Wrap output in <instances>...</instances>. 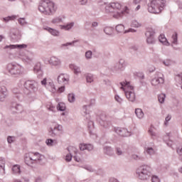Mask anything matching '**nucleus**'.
Returning <instances> with one entry per match:
<instances>
[{"mask_svg":"<svg viewBox=\"0 0 182 182\" xmlns=\"http://www.w3.org/2000/svg\"><path fill=\"white\" fill-rule=\"evenodd\" d=\"M6 69L11 76H19L23 73V67L19 64L9 63L6 65Z\"/></svg>","mask_w":182,"mask_h":182,"instance_id":"obj_8","label":"nucleus"},{"mask_svg":"<svg viewBox=\"0 0 182 182\" xmlns=\"http://www.w3.org/2000/svg\"><path fill=\"white\" fill-rule=\"evenodd\" d=\"M27 46L25 44L6 46L4 49H25Z\"/></svg>","mask_w":182,"mask_h":182,"instance_id":"obj_25","label":"nucleus"},{"mask_svg":"<svg viewBox=\"0 0 182 182\" xmlns=\"http://www.w3.org/2000/svg\"><path fill=\"white\" fill-rule=\"evenodd\" d=\"M151 182H160V178H159V176H156V175H151Z\"/></svg>","mask_w":182,"mask_h":182,"instance_id":"obj_51","label":"nucleus"},{"mask_svg":"<svg viewBox=\"0 0 182 182\" xmlns=\"http://www.w3.org/2000/svg\"><path fill=\"white\" fill-rule=\"evenodd\" d=\"M121 89L124 90L125 96L129 102L136 100V93H134V87L129 82L124 81L120 82Z\"/></svg>","mask_w":182,"mask_h":182,"instance_id":"obj_4","label":"nucleus"},{"mask_svg":"<svg viewBox=\"0 0 182 182\" xmlns=\"http://www.w3.org/2000/svg\"><path fill=\"white\" fill-rule=\"evenodd\" d=\"M115 29L118 33H124V32H126V31H124V26L122 24L116 26Z\"/></svg>","mask_w":182,"mask_h":182,"instance_id":"obj_38","label":"nucleus"},{"mask_svg":"<svg viewBox=\"0 0 182 182\" xmlns=\"http://www.w3.org/2000/svg\"><path fill=\"white\" fill-rule=\"evenodd\" d=\"M80 150L84 151V150H87V151H92L93 150L94 146L90 144H80L79 145Z\"/></svg>","mask_w":182,"mask_h":182,"instance_id":"obj_24","label":"nucleus"},{"mask_svg":"<svg viewBox=\"0 0 182 182\" xmlns=\"http://www.w3.org/2000/svg\"><path fill=\"white\" fill-rule=\"evenodd\" d=\"M46 89H47V90H49V92H51V93H55L56 87L55 86V83L53 82V80L52 79H50V81L48 82Z\"/></svg>","mask_w":182,"mask_h":182,"instance_id":"obj_21","label":"nucleus"},{"mask_svg":"<svg viewBox=\"0 0 182 182\" xmlns=\"http://www.w3.org/2000/svg\"><path fill=\"white\" fill-rule=\"evenodd\" d=\"M135 114L137 119H139L140 120L144 118V112H143V110L140 108H136L135 109Z\"/></svg>","mask_w":182,"mask_h":182,"instance_id":"obj_30","label":"nucleus"},{"mask_svg":"<svg viewBox=\"0 0 182 182\" xmlns=\"http://www.w3.org/2000/svg\"><path fill=\"white\" fill-rule=\"evenodd\" d=\"M0 173L1 174L5 173V159L0 158Z\"/></svg>","mask_w":182,"mask_h":182,"instance_id":"obj_34","label":"nucleus"},{"mask_svg":"<svg viewBox=\"0 0 182 182\" xmlns=\"http://www.w3.org/2000/svg\"><path fill=\"white\" fill-rule=\"evenodd\" d=\"M156 33V29L150 28L147 29L146 33V42L149 45H154L156 43V38H154V35Z\"/></svg>","mask_w":182,"mask_h":182,"instance_id":"obj_11","label":"nucleus"},{"mask_svg":"<svg viewBox=\"0 0 182 182\" xmlns=\"http://www.w3.org/2000/svg\"><path fill=\"white\" fill-rule=\"evenodd\" d=\"M148 11L150 14H160L166 6V0H150Z\"/></svg>","mask_w":182,"mask_h":182,"instance_id":"obj_6","label":"nucleus"},{"mask_svg":"<svg viewBox=\"0 0 182 182\" xmlns=\"http://www.w3.org/2000/svg\"><path fill=\"white\" fill-rule=\"evenodd\" d=\"M68 99L70 103H73L76 100V98L75 97V94L73 93L68 94Z\"/></svg>","mask_w":182,"mask_h":182,"instance_id":"obj_48","label":"nucleus"},{"mask_svg":"<svg viewBox=\"0 0 182 182\" xmlns=\"http://www.w3.org/2000/svg\"><path fill=\"white\" fill-rule=\"evenodd\" d=\"M171 42L172 43V46L173 45H178V34L177 33L175 32L173 33Z\"/></svg>","mask_w":182,"mask_h":182,"instance_id":"obj_31","label":"nucleus"},{"mask_svg":"<svg viewBox=\"0 0 182 182\" xmlns=\"http://www.w3.org/2000/svg\"><path fill=\"white\" fill-rule=\"evenodd\" d=\"M117 134L122 136V137H129L132 136V132L127 130L126 128H117L115 129Z\"/></svg>","mask_w":182,"mask_h":182,"instance_id":"obj_14","label":"nucleus"},{"mask_svg":"<svg viewBox=\"0 0 182 182\" xmlns=\"http://www.w3.org/2000/svg\"><path fill=\"white\" fill-rule=\"evenodd\" d=\"M146 151L147 154H149V156H154V154H156V150L151 147H147Z\"/></svg>","mask_w":182,"mask_h":182,"instance_id":"obj_47","label":"nucleus"},{"mask_svg":"<svg viewBox=\"0 0 182 182\" xmlns=\"http://www.w3.org/2000/svg\"><path fill=\"white\" fill-rule=\"evenodd\" d=\"M126 68V61L124 59H120L118 63L114 65L116 72H123Z\"/></svg>","mask_w":182,"mask_h":182,"instance_id":"obj_17","label":"nucleus"},{"mask_svg":"<svg viewBox=\"0 0 182 182\" xmlns=\"http://www.w3.org/2000/svg\"><path fill=\"white\" fill-rule=\"evenodd\" d=\"M7 141L9 144L14 143V141H15V136H8L7 137Z\"/></svg>","mask_w":182,"mask_h":182,"instance_id":"obj_57","label":"nucleus"},{"mask_svg":"<svg viewBox=\"0 0 182 182\" xmlns=\"http://www.w3.org/2000/svg\"><path fill=\"white\" fill-rule=\"evenodd\" d=\"M102 6L105 8V11L107 14H111L112 18L119 19L122 18L124 14H129V7L127 6L124 8H122V4L118 2H113L109 4L104 3Z\"/></svg>","mask_w":182,"mask_h":182,"instance_id":"obj_1","label":"nucleus"},{"mask_svg":"<svg viewBox=\"0 0 182 182\" xmlns=\"http://www.w3.org/2000/svg\"><path fill=\"white\" fill-rule=\"evenodd\" d=\"M33 53L28 52L25 53L23 51H20L18 58L26 63H32L33 62Z\"/></svg>","mask_w":182,"mask_h":182,"instance_id":"obj_10","label":"nucleus"},{"mask_svg":"<svg viewBox=\"0 0 182 182\" xmlns=\"http://www.w3.org/2000/svg\"><path fill=\"white\" fill-rule=\"evenodd\" d=\"M9 96L8 89L6 86L2 85L0 87V102H5Z\"/></svg>","mask_w":182,"mask_h":182,"instance_id":"obj_16","label":"nucleus"},{"mask_svg":"<svg viewBox=\"0 0 182 182\" xmlns=\"http://www.w3.org/2000/svg\"><path fill=\"white\" fill-rule=\"evenodd\" d=\"M48 63L54 68H60L62 66V60L58 56L53 55L48 59Z\"/></svg>","mask_w":182,"mask_h":182,"instance_id":"obj_12","label":"nucleus"},{"mask_svg":"<svg viewBox=\"0 0 182 182\" xmlns=\"http://www.w3.org/2000/svg\"><path fill=\"white\" fill-rule=\"evenodd\" d=\"M12 172L14 174H21V166L14 165L12 167Z\"/></svg>","mask_w":182,"mask_h":182,"instance_id":"obj_39","label":"nucleus"},{"mask_svg":"<svg viewBox=\"0 0 182 182\" xmlns=\"http://www.w3.org/2000/svg\"><path fill=\"white\" fill-rule=\"evenodd\" d=\"M162 65H164V66H166L167 68H168L174 65V61L171 60V59H165L162 60Z\"/></svg>","mask_w":182,"mask_h":182,"instance_id":"obj_36","label":"nucleus"},{"mask_svg":"<svg viewBox=\"0 0 182 182\" xmlns=\"http://www.w3.org/2000/svg\"><path fill=\"white\" fill-rule=\"evenodd\" d=\"M116 154L117 156H122L123 154V151L120 148H116Z\"/></svg>","mask_w":182,"mask_h":182,"instance_id":"obj_58","label":"nucleus"},{"mask_svg":"<svg viewBox=\"0 0 182 182\" xmlns=\"http://www.w3.org/2000/svg\"><path fill=\"white\" fill-rule=\"evenodd\" d=\"M104 153L107 156H113L114 152L113 151V149L110 146H105L104 147Z\"/></svg>","mask_w":182,"mask_h":182,"instance_id":"obj_35","label":"nucleus"},{"mask_svg":"<svg viewBox=\"0 0 182 182\" xmlns=\"http://www.w3.org/2000/svg\"><path fill=\"white\" fill-rule=\"evenodd\" d=\"M131 26L132 28H140L141 26V23L136 20H132L131 22Z\"/></svg>","mask_w":182,"mask_h":182,"instance_id":"obj_43","label":"nucleus"},{"mask_svg":"<svg viewBox=\"0 0 182 182\" xmlns=\"http://www.w3.org/2000/svg\"><path fill=\"white\" fill-rule=\"evenodd\" d=\"M26 83V81L24 80H20L18 82V87H22V86H24L25 87V84Z\"/></svg>","mask_w":182,"mask_h":182,"instance_id":"obj_55","label":"nucleus"},{"mask_svg":"<svg viewBox=\"0 0 182 182\" xmlns=\"http://www.w3.org/2000/svg\"><path fill=\"white\" fill-rule=\"evenodd\" d=\"M114 99L116 102H117V103H119V105H122V103H123V99H122V97H120V96H119L118 95H116L114 96Z\"/></svg>","mask_w":182,"mask_h":182,"instance_id":"obj_53","label":"nucleus"},{"mask_svg":"<svg viewBox=\"0 0 182 182\" xmlns=\"http://www.w3.org/2000/svg\"><path fill=\"white\" fill-rule=\"evenodd\" d=\"M158 100L159 102V103H164L165 100H166V94L164 93H161L158 96Z\"/></svg>","mask_w":182,"mask_h":182,"instance_id":"obj_45","label":"nucleus"},{"mask_svg":"<svg viewBox=\"0 0 182 182\" xmlns=\"http://www.w3.org/2000/svg\"><path fill=\"white\" fill-rule=\"evenodd\" d=\"M132 159H133L134 160H143V158L141 156L136 154H132Z\"/></svg>","mask_w":182,"mask_h":182,"instance_id":"obj_56","label":"nucleus"},{"mask_svg":"<svg viewBox=\"0 0 182 182\" xmlns=\"http://www.w3.org/2000/svg\"><path fill=\"white\" fill-rule=\"evenodd\" d=\"M170 120H171V114H168L165 118V126H168V122H170Z\"/></svg>","mask_w":182,"mask_h":182,"instance_id":"obj_54","label":"nucleus"},{"mask_svg":"<svg viewBox=\"0 0 182 182\" xmlns=\"http://www.w3.org/2000/svg\"><path fill=\"white\" fill-rule=\"evenodd\" d=\"M33 72L38 75V77H42L43 76V71L42 70V65L41 63H36L33 68Z\"/></svg>","mask_w":182,"mask_h":182,"instance_id":"obj_19","label":"nucleus"},{"mask_svg":"<svg viewBox=\"0 0 182 182\" xmlns=\"http://www.w3.org/2000/svg\"><path fill=\"white\" fill-rule=\"evenodd\" d=\"M92 56H93V53L92 52V50H87L85 54V57L87 60H90Z\"/></svg>","mask_w":182,"mask_h":182,"instance_id":"obj_46","label":"nucleus"},{"mask_svg":"<svg viewBox=\"0 0 182 182\" xmlns=\"http://www.w3.org/2000/svg\"><path fill=\"white\" fill-rule=\"evenodd\" d=\"M14 19V16H8L3 18V22H9V21H12Z\"/></svg>","mask_w":182,"mask_h":182,"instance_id":"obj_59","label":"nucleus"},{"mask_svg":"<svg viewBox=\"0 0 182 182\" xmlns=\"http://www.w3.org/2000/svg\"><path fill=\"white\" fill-rule=\"evenodd\" d=\"M95 127V123L92 121L88 122V128L93 129Z\"/></svg>","mask_w":182,"mask_h":182,"instance_id":"obj_63","label":"nucleus"},{"mask_svg":"<svg viewBox=\"0 0 182 182\" xmlns=\"http://www.w3.org/2000/svg\"><path fill=\"white\" fill-rule=\"evenodd\" d=\"M148 133L151 137L153 139H156V137H158L159 134H156V128L154 127L151 126L150 128L149 129Z\"/></svg>","mask_w":182,"mask_h":182,"instance_id":"obj_29","label":"nucleus"},{"mask_svg":"<svg viewBox=\"0 0 182 182\" xmlns=\"http://www.w3.org/2000/svg\"><path fill=\"white\" fill-rule=\"evenodd\" d=\"M85 77L87 83H92L93 80H95V77L92 74H87Z\"/></svg>","mask_w":182,"mask_h":182,"instance_id":"obj_41","label":"nucleus"},{"mask_svg":"<svg viewBox=\"0 0 182 182\" xmlns=\"http://www.w3.org/2000/svg\"><path fill=\"white\" fill-rule=\"evenodd\" d=\"M159 41L161 42V43L165 45V46H170V43L167 41V38H166V36H164V34H161L159 36Z\"/></svg>","mask_w":182,"mask_h":182,"instance_id":"obj_28","label":"nucleus"},{"mask_svg":"<svg viewBox=\"0 0 182 182\" xmlns=\"http://www.w3.org/2000/svg\"><path fill=\"white\" fill-rule=\"evenodd\" d=\"M56 9H58L56 4L49 0L41 1L38 5V11L44 15H53Z\"/></svg>","mask_w":182,"mask_h":182,"instance_id":"obj_3","label":"nucleus"},{"mask_svg":"<svg viewBox=\"0 0 182 182\" xmlns=\"http://www.w3.org/2000/svg\"><path fill=\"white\" fill-rule=\"evenodd\" d=\"M50 78L45 77L43 80H41V83L42 86H43L44 87H46V86L48 85V82H50Z\"/></svg>","mask_w":182,"mask_h":182,"instance_id":"obj_49","label":"nucleus"},{"mask_svg":"<svg viewBox=\"0 0 182 182\" xmlns=\"http://www.w3.org/2000/svg\"><path fill=\"white\" fill-rule=\"evenodd\" d=\"M100 124L102 126V127H105V129H109V127H110V122L107 120H101Z\"/></svg>","mask_w":182,"mask_h":182,"instance_id":"obj_40","label":"nucleus"},{"mask_svg":"<svg viewBox=\"0 0 182 182\" xmlns=\"http://www.w3.org/2000/svg\"><path fill=\"white\" fill-rule=\"evenodd\" d=\"M82 168H85V170H87V171H89L90 173H93L95 171V168H92V167L89 165L83 166Z\"/></svg>","mask_w":182,"mask_h":182,"instance_id":"obj_50","label":"nucleus"},{"mask_svg":"<svg viewBox=\"0 0 182 182\" xmlns=\"http://www.w3.org/2000/svg\"><path fill=\"white\" fill-rule=\"evenodd\" d=\"M43 159L45 156L38 152H28L25 154L24 161L27 166H33V164L41 163Z\"/></svg>","mask_w":182,"mask_h":182,"instance_id":"obj_5","label":"nucleus"},{"mask_svg":"<svg viewBox=\"0 0 182 182\" xmlns=\"http://www.w3.org/2000/svg\"><path fill=\"white\" fill-rule=\"evenodd\" d=\"M70 69L73 70L74 75H76V76H78V75H80L82 73V70L79 67V65H76L75 64H70Z\"/></svg>","mask_w":182,"mask_h":182,"instance_id":"obj_23","label":"nucleus"},{"mask_svg":"<svg viewBox=\"0 0 182 182\" xmlns=\"http://www.w3.org/2000/svg\"><path fill=\"white\" fill-rule=\"evenodd\" d=\"M59 26H60V29H63L64 31H70L73 26H75V23L70 22L65 25H60Z\"/></svg>","mask_w":182,"mask_h":182,"instance_id":"obj_27","label":"nucleus"},{"mask_svg":"<svg viewBox=\"0 0 182 182\" xmlns=\"http://www.w3.org/2000/svg\"><path fill=\"white\" fill-rule=\"evenodd\" d=\"M18 23L21 26L26 25V21H25L24 18H19Z\"/></svg>","mask_w":182,"mask_h":182,"instance_id":"obj_62","label":"nucleus"},{"mask_svg":"<svg viewBox=\"0 0 182 182\" xmlns=\"http://www.w3.org/2000/svg\"><path fill=\"white\" fill-rule=\"evenodd\" d=\"M104 32L106 35H108L109 36H112L114 32V29L113 27L107 26L104 28Z\"/></svg>","mask_w":182,"mask_h":182,"instance_id":"obj_33","label":"nucleus"},{"mask_svg":"<svg viewBox=\"0 0 182 182\" xmlns=\"http://www.w3.org/2000/svg\"><path fill=\"white\" fill-rule=\"evenodd\" d=\"M57 109L60 112H65L66 110V105L63 102H60L57 106Z\"/></svg>","mask_w":182,"mask_h":182,"instance_id":"obj_42","label":"nucleus"},{"mask_svg":"<svg viewBox=\"0 0 182 182\" xmlns=\"http://www.w3.org/2000/svg\"><path fill=\"white\" fill-rule=\"evenodd\" d=\"M46 144L47 146H48V147H53V146H56V144H58V140L48 139H46Z\"/></svg>","mask_w":182,"mask_h":182,"instance_id":"obj_32","label":"nucleus"},{"mask_svg":"<svg viewBox=\"0 0 182 182\" xmlns=\"http://www.w3.org/2000/svg\"><path fill=\"white\" fill-rule=\"evenodd\" d=\"M165 142L166 143L168 147H171V149H173V146L174 145V141H173V140L171 139L166 140Z\"/></svg>","mask_w":182,"mask_h":182,"instance_id":"obj_52","label":"nucleus"},{"mask_svg":"<svg viewBox=\"0 0 182 182\" xmlns=\"http://www.w3.org/2000/svg\"><path fill=\"white\" fill-rule=\"evenodd\" d=\"M70 150H72V148H69L68 149V154H67L65 155V161L67 162H69V161H72V154H71V151Z\"/></svg>","mask_w":182,"mask_h":182,"instance_id":"obj_44","label":"nucleus"},{"mask_svg":"<svg viewBox=\"0 0 182 182\" xmlns=\"http://www.w3.org/2000/svg\"><path fill=\"white\" fill-rule=\"evenodd\" d=\"M58 82L59 85H68L69 83V75L68 74H60L58 77Z\"/></svg>","mask_w":182,"mask_h":182,"instance_id":"obj_15","label":"nucleus"},{"mask_svg":"<svg viewBox=\"0 0 182 182\" xmlns=\"http://www.w3.org/2000/svg\"><path fill=\"white\" fill-rule=\"evenodd\" d=\"M90 112L89 111L88 107L87 106H83L82 109V114L84 116V117H86L87 120L90 119Z\"/></svg>","mask_w":182,"mask_h":182,"instance_id":"obj_26","label":"nucleus"},{"mask_svg":"<svg viewBox=\"0 0 182 182\" xmlns=\"http://www.w3.org/2000/svg\"><path fill=\"white\" fill-rule=\"evenodd\" d=\"M129 32L134 33L135 32H136V31L134 30V28H129L128 30H126L124 31V33H129Z\"/></svg>","mask_w":182,"mask_h":182,"instance_id":"obj_64","label":"nucleus"},{"mask_svg":"<svg viewBox=\"0 0 182 182\" xmlns=\"http://www.w3.org/2000/svg\"><path fill=\"white\" fill-rule=\"evenodd\" d=\"M164 75L161 72H156L151 80V85L154 89L159 90L164 85Z\"/></svg>","mask_w":182,"mask_h":182,"instance_id":"obj_7","label":"nucleus"},{"mask_svg":"<svg viewBox=\"0 0 182 182\" xmlns=\"http://www.w3.org/2000/svg\"><path fill=\"white\" fill-rule=\"evenodd\" d=\"M151 166L149 165H142L136 168L135 176L141 181H149L151 178Z\"/></svg>","mask_w":182,"mask_h":182,"instance_id":"obj_2","label":"nucleus"},{"mask_svg":"<svg viewBox=\"0 0 182 182\" xmlns=\"http://www.w3.org/2000/svg\"><path fill=\"white\" fill-rule=\"evenodd\" d=\"M63 22V19L60 16L55 17L51 20V23L53 25H58V23H61Z\"/></svg>","mask_w":182,"mask_h":182,"instance_id":"obj_37","label":"nucleus"},{"mask_svg":"<svg viewBox=\"0 0 182 182\" xmlns=\"http://www.w3.org/2000/svg\"><path fill=\"white\" fill-rule=\"evenodd\" d=\"M10 110L12 113H22L23 112V107L21 104L13 103Z\"/></svg>","mask_w":182,"mask_h":182,"instance_id":"obj_18","label":"nucleus"},{"mask_svg":"<svg viewBox=\"0 0 182 182\" xmlns=\"http://www.w3.org/2000/svg\"><path fill=\"white\" fill-rule=\"evenodd\" d=\"M47 107L48 109H50V112H56V109L53 105H48Z\"/></svg>","mask_w":182,"mask_h":182,"instance_id":"obj_60","label":"nucleus"},{"mask_svg":"<svg viewBox=\"0 0 182 182\" xmlns=\"http://www.w3.org/2000/svg\"><path fill=\"white\" fill-rule=\"evenodd\" d=\"M25 88L31 92H38V82L35 80H27L25 83Z\"/></svg>","mask_w":182,"mask_h":182,"instance_id":"obj_13","label":"nucleus"},{"mask_svg":"<svg viewBox=\"0 0 182 182\" xmlns=\"http://www.w3.org/2000/svg\"><path fill=\"white\" fill-rule=\"evenodd\" d=\"M63 132V126H62L60 124L53 122H51L49 129H48V134L51 137H55V136H58L59 133Z\"/></svg>","mask_w":182,"mask_h":182,"instance_id":"obj_9","label":"nucleus"},{"mask_svg":"<svg viewBox=\"0 0 182 182\" xmlns=\"http://www.w3.org/2000/svg\"><path fill=\"white\" fill-rule=\"evenodd\" d=\"M43 29L44 31H46L47 32H48V33L50 35H52V36H60V31H59L58 30H56L55 28H52L48 26H43Z\"/></svg>","mask_w":182,"mask_h":182,"instance_id":"obj_20","label":"nucleus"},{"mask_svg":"<svg viewBox=\"0 0 182 182\" xmlns=\"http://www.w3.org/2000/svg\"><path fill=\"white\" fill-rule=\"evenodd\" d=\"M46 89H47V90H49V92H51V93H55L56 87L55 86V83L53 82V80L52 79H50V81L48 82Z\"/></svg>","mask_w":182,"mask_h":182,"instance_id":"obj_22","label":"nucleus"},{"mask_svg":"<svg viewBox=\"0 0 182 182\" xmlns=\"http://www.w3.org/2000/svg\"><path fill=\"white\" fill-rule=\"evenodd\" d=\"M176 153L179 155V156H182V146H180L177 148L176 149Z\"/></svg>","mask_w":182,"mask_h":182,"instance_id":"obj_61","label":"nucleus"}]
</instances>
